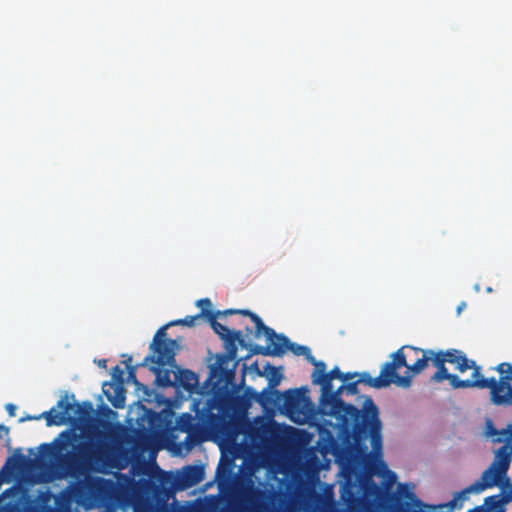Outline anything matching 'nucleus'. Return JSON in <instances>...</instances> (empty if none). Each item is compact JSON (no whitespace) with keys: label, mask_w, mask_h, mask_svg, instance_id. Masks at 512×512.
<instances>
[{"label":"nucleus","mask_w":512,"mask_h":512,"mask_svg":"<svg viewBox=\"0 0 512 512\" xmlns=\"http://www.w3.org/2000/svg\"><path fill=\"white\" fill-rule=\"evenodd\" d=\"M267 345H254L251 347L252 354L264 356H281L286 350H290L296 356H308L310 348L304 345L291 343L289 338L283 334H277L271 339L266 338Z\"/></svg>","instance_id":"nucleus-8"},{"label":"nucleus","mask_w":512,"mask_h":512,"mask_svg":"<svg viewBox=\"0 0 512 512\" xmlns=\"http://www.w3.org/2000/svg\"><path fill=\"white\" fill-rule=\"evenodd\" d=\"M319 367L320 375L318 376L314 385H320V387H324L325 390H329L330 385H332V381L334 379L342 381L343 372L339 369V367L335 366L329 372L326 371V364H319Z\"/></svg>","instance_id":"nucleus-18"},{"label":"nucleus","mask_w":512,"mask_h":512,"mask_svg":"<svg viewBox=\"0 0 512 512\" xmlns=\"http://www.w3.org/2000/svg\"><path fill=\"white\" fill-rule=\"evenodd\" d=\"M415 359H416V356L414 355V353H411V356L407 357V363L412 364L415 362Z\"/></svg>","instance_id":"nucleus-39"},{"label":"nucleus","mask_w":512,"mask_h":512,"mask_svg":"<svg viewBox=\"0 0 512 512\" xmlns=\"http://www.w3.org/2000/svg\"><path fill=\"white\" fill-rule=\"evenodd\" d=\"M306 389H289L282 394L283 406L288 415L300 416L304 413L305 406L309 403V398L306 396Z\"/></svg>","instance_id":"nucleus-10"},{"label":"nucleus","mask_w":512,"mask_h":512,"mask_svg":"<svg viewBox=\"0 0 512 512\" xmlns=\"http://www.w3.org/2000/svg\"><path fill=\"white\" fill-rule=\"evenodd\" d=\"M220 313H221L220 310H218V311L209 310V311L205 312L206 319L210 323L211 328L220 337V339H222L224 336H227L231 330L227 326H225L217 321V318L220 316Z\"/></svg>","instance_id":"nucleus-20"},{"label":"nucleus","mask_w":512,"mask_h":512,"mask_svg":"<svg viewBox=\"0 0 512 512\" xmlns=\"http://www.w3.org/2000/svg\"><path fill=\"white\" fill-rule=\"evenodd\" d=\"M504 499L500 495L489 496L485 499V504L492 512H504Z\"/></svg>","instance_id":"nucleus-23"},{"label":"nucleus","mask_w":512,"mask_h":512,"mask_svg":"<svg viewBox=\"0 0 512 512\" xmlns=\"http://www.w3.org/2000/svg\"><path fill=\"white\" fill-rule=\"evenodd\" d=\"M111 375L117 384H123L124 371L118 365L112 368Z\"/></svg>","instance_id":"nucleus-29"},{"label":"nucleus","mask_w":512,"mask_h":512,"mask_svg":"<svg viewBox=\"0 0 512 512\" xmlns=\"http://www.w3.org/2000/svg\"><path fill=\"white\" fill-rule=\"evenodd\" d=\"M184 321L185 320L183 318L182 319H177V320H173V321L167 323V325H169V327H171V326H179V325L184 326Z\"/></svg>","instance_id":"nucleus-36"},{"label":"nucleus","mask_w":512,"mask_h":512,"mask_svg":"<svg viewBox=\"0 0 512 512\" xmlns=\"http://www.w3.org/2000/svg\"><path fill=\"white\" fill-rule=\"evenodd\" d=\"M102 430H95V441H81L75 445L79 436L70 430L62 431L52 443H43L39 446L43 456L54 458V478L62 479L85 477L84 488L94 499L106 498L115 488L111 479L100 476H89L90 472L97 471L96 466L104 464L111 455L113 440L120 428L118 423L100 419L98 421Z\"/></svg>","instance_id":"nucleus-1"},{"label":"nucleus","mask_w":512,"mask_h":512,"mask_svg":"<svg viewBox=\"0 0 512 512\" xmlns=\"http://www.w3.org/2000/svg\"><path fill=\"white\" fill-rule=\"evenodd\" d=\"M251 369H254L258 375L262 376L264 373L261 372L259 370V366H258V363L257 362H254L252 365H251Z\"/></svg>","instance_id":"nucleus-38"},{"label":"nucleus","mask_w":512,"mask_h":512,"mask_svg":"<svg viewBox=\"0 0 512 512\" xmlns=\"http://www.w3.org/2000/svg\"><path fill=\"white\" fill-rule=\"evenodd\" d=\"M208 311L207 309H203V312H200L198 313L197 315H193V316H186L185 318H183L185 321H184V326H187V327H194L198 324V321L205 317L206 318V314L205 312Z\"/></svg>","instance_id":"nucleus-26"},{"label":"nucleus","mask_w":512,"mask_h":512,"mask_svg":"<svg viewBox=\"0 0 512 512\" xmlns=\"http://www.w3.org/2000/svg\"><path fill=\"white\" fill-rule=\"evenodd\" d=\"M124 357H127L126 360L123 361V363L127 366V363L132 365V357L128 355H124Z\"/></svg>","instance_id":"nucleus-40"},{"label":"nucleus","mask_w":512,"mask_h":512,"mask_svg":"<svg viewBox=\"0 0 512 512\" xmlns=\"http://www.w3.org/2000/svg\"><path fill=\"white\" fill-rule=\"evenodd\" d=\"M265 370L269 371L268 377V387L275 388L278 386L283 378L282 373L279 371V368L272 366L270 363L265 365Z\"/></svg>","instance_id":"nucleus-22"},{"label":"nucleus","mask_w":512,"mask_h":512,"mask_svg":"<svg viewBox=\"0 0 512 512\" xmlns=\"http://www.w3.org/2000/svg\"><path fill=\"white\" fill-rule=\"evenodd\" d=\"M446 362L455 365L456 370L463 373L468 369H472L471 378L475 380L481 378V367L475 361L467 358L466 354L458 349H448L444 351Z\"/></svg>","instance_id":"nucleus-11"},{"label":"nucleus","mask_w":512,"mask_h":512,"mask_svg":"<svg viewBox=\"0 0 512 512\" xmlns=\"http://www.w3.org/2000/svg\"><path fill=\"white\" fill-rule=\"evenodd\" d=\"M177 429L180 432L187 433L185 438V442L190 446H193L199 443V439L194 435V432L197 428V423L195 422V418L190 413L181 414L176 421Z\"/></svg>","instance_id":"nucleus-14"},{"label":"nucleus","mask_w":512,"mask_h":512,"mask_svg":"<svg viewBox=\"0 0 512 512\" xmlns=\"http://www.w3.org/2000/svg\"><path fill=\"white\" fill-rule=\"evenodd\" d=\"M205 477L204 467L201 465H188L183 468L179 483L182 489L190 488L199 484Z\"/></svg>","instance_id":"nucleus-13"},{"label":"nucleus","mask_w":512,"mask_h":512,"mask_svg":"<svg viewBox=\"0 0 512 512\" xmlns=\"http://www.w3.org/2000/svg\"><path fill=\"white\" fill-rule=\"evenodd\" d=\"M247 334L252 333V330L249 327H246Z\"/></svg>","instance_id":"nucleus-44"},{"label":"nucleus","mask_w":512,"mask_h":512,"mask_svg":"<svg viewBox=\"0 0 512 512\" xmlns=\"http://www.w3.org/2000/svg\"><path fill=\"white\" fill-rule=\"evenodd\" d=\"M16 409H17V407L14 404H12V403H9V404L6 405V410H7V413H8V415L10 417H14L15 416Z\"/></svg>","instance_id":"nucleus-35"},{"label":"nucleus","mask_w":512,"mask_h":512,"mask_svg":"<svg viewBox=\"0 0 512 512\" xmlns=\"http://www.w3.org/2000/svg\"><path fill=\"white\" fill-rule=\"evenodd\" d=\"M345 393L348 395H355L358 393V382L357 380L352 382H344Z\"/></svg>","instance_id":"nucleus-30"},{"label":"nucleus","mask_w":512,"mask_h":512,"mask_svg":"<svg viewBox=\"0 0 512 512\" xmlns=\"http://www.w3.org/2000/svg\"><path fill=\"white\" fill-rule=\"evenodd\" d=\"M405 348L401 347L391 354V361L383 364L379 376L373 378L368 372L359 373L358 384L363 383L376 389L388 387L392 383L401 387H409L411 385V376H400L397 371L403 365H406V358L411 356V353H417V350L409 348V353L404 354Z\"/></svg>","instance_id":"nucleus-6"},{"label":"nucleus","mask_w":512,"mask_h":512,"mask_svg":"<svg viewBox=\"0 0 512 512\" xmlns=\"http://www.w3.org/2000/svg\"><path fill=\"white\" fill-rule=\"evenodd\" d=\"M232 314H241L244 316H248L251 321L255 325V337H260L261 335H264L265 338L271 339L273 336H275V331L264 324L262 319L254 312L247 310V309H226L224 311H221L220 316H227Z\"/></svg>","instance_id":"nucleus-12"},{"label":"nucleus","mask_w":512,"mask_h":512,"mask_svg":"<svg viewBox=\"0 0 512 512\" xmlns=\"http://www.w3.org/2000/svg\"><path fill=\"white\" fill-rule=\"evenodd\" d=\"M358 375H359L358 372H347V373L343 372L342 382L343 383L349 382V380L354 379V378L358 379Z\"/></svg>","instance_id":"nucleus-34"},{"label":"nucleus","mask_w":512,"mask_h":512,"mask_svg":"<svg viewBox=\"0 0 512 512\" xmlns=\"http://www.w3.org/2000/svg\"><path fill=\"white\" fill-rule=\"evenodd\" d=\"M127 382L132 383L136 388L143 389L145 393H148V387L137 380L136 367L127 363Z\"/></svg>","instance_id":"nucleus-24"},{"label":"nucleus","mask_w":512,"mask_h":512,"mask_svg":"<svg viewBox=\"0 0 512 512\" xmlns=\"http://www.w3.org/2000/svg\"><path fill=\"white\" fill-rule=\"evenodd\" d=\"M345 393L344 384L329 390L321 387L319 411L323 416L336 420V426L345 434L353 433L357 443L370 438L374 450H381L382 422L379 418V409L371 397H366L362 409L342 400Z\"/></svg>","instance_id":"nucleus-2"},{"label":"nucleus","mask_w":512,"mask_h":512,"mask_svg":"<svg viewBox=\"0 0 512 512\" xmlns=\"http://www.w3.org/2000/svg\"><path fill=\"white\" fill-rule=\"evenodd\" d=\"M177 348L178 343L176 340L152 342L150 344L151 353L144 358L142 365L150 362L158 367L172 366L175 363Z\"/></svg>","instance_id":"nucleus-9"},{"label":"nucleus","mask_w":512,"mask_h":512,"mask_svg":"<svg viewBox=\"0 0 512 512\" xmlns=\"http://www.w3.org/2000/svg\"><path fill=\"white\" fill-rule=\"evenodd\" d=\"M501 435L503 436L494 438V442H503L504 444L496 450L493 462L483 472L481 479L456 493L450 502L440 505V507L460 508L462 503L468 499L469 494L480 493L487 488L494 487L506 477L512 458V423L506 429L501 430Z\"/></svg>","instance_id":"nucleus-3"},{"label":"nucleus","mask_w":512,"mask_h":512,"mask_svg":"<svg viewBox=\"0 0 512 512\" xmlns=\"http://www.w3.org/2000/svg\"><path fill=\"white\" fill-rule=\"evenodd\" d=\"M107 413H108V414H111V415H113V416H115V415H116V413H115L113 410H111L110 408H107Z\"/></svg>","instance_id":"nucleus-43"},{"label":"nucleus","mask_w":512,"mask_h":512,"mask_svg":"<svg viewBox=\"0 0 512 512\" xmlns=\"http://www.w3.org/2000/svg\"><path fill=\"white\" fill-rule=\"evenodd\" d=\"M221 340L224 341V347L227 353L237 356L238 345L242 348H249L251 351V347L253 345H249L243 337L242 331L240 330H231L227 336H224ZM250 355H253L250 352Z\"/></svg>","instance_id":"nucleus-17"},{"label":"nucleus","mask_w":512,"mask_h":512,"mask_svg":"<svg viewBox=\"0 0 512 512\" xmlns=\"http://www.w3.org/2000/svg\"><path fill=\"white\" fill-rule=\"evenodd\" d=\"M92 413L93 405L90 401H85L81 404L70 403L66 394L57 401L56 407H52L38 416H26L20 421L44 418L48 427L62 426L69 423L74 424L86 421Z\"/></svg>","instance_id":"nucleus-5"},{"label":"nucleus","mask_w":512,"mask_h":512,"mask_svg":"<svg viewBox=\"0 0 512 512\" xmlns=\"http://www.w3.org/2000/svg\"><path fill=\"white\" fill-rule=\"evenodd\" d=\"M151 370L157 374H160L159 367H152ZM158 381H159L160 385L163 387H168V386L172 385V381L170 379L168 371H166L163 376L158 375Z\"/></svg>","instance_id":"nucleus-27"},{"label":"nucleus","mask_w":512,"mask_h":512,"mask_svg":"<svg viewBox=\"0 0 512 512\" xmlns=\"http://www.w3.org/2000/svg\"><path fill=\"white\" fill-rule=\"evenodd\" d=\"M481 509H482V507H476V508L471 509V510H469V511H467V512H480V511H481Z\"/></svg>","instance_id":"nucleus-42"},{"label":"nucleus","mask_w":512,"mask_h":512,"mask_svg":"<svg viewBox=\"0 0 512 512\" xmlns=\"http://www.w3.org/2000/svg\"><path fill=\"white\" fill-rule=\"evenodd\" d=\"M179 383L185 389H191L198 383V377L191 370L185 369L180 371Z\"/></svg>","instance_id":"nucleus-21"},{"label":"nucleus","mask_w":512,"mask_h":512,"mask_svg":"<svg viewBox=\"0 0 512 512\" xmlns=\"http://www.w3.org/2000/svg\"><path fill=\"white\" fill-rule=\"evenodd\" d=\"M97 365L100 368H106L107 367V360L106 359H99L96 361Z\"/></svg>","instance_id":"nucleus-37"},{"label":"nucleus","mask_w":512,"mask_h":512,"mask_svg":"<svg viewBox=\"0 0 512 512\" xmlns=\"http://www.w3.org/2000/svg\"><path fill=\"white\" fill-rule=\"evenodd\" d=\"M10 429L9 427L0 424V439H4V445L10 447V437H9Z\"/></svg>","instance_id":"nucleus-31"},{"label":"nucleus","mask_w":512,"mask_h":512,"mask_svg":"<svg viewBox=\"0 0 512 512\" xmlns=\"http://www.w3.org/2000/svg\"><path fill=\"white\" fill-rule=\"evenodd\" d=\"M404 354H408L409 348L417 350L415 362L412 364L403 365L406 368L404 376H413L420 374L431 362L434 367L437 368L436 372L431 376L430 381L435 383H441L444 380H448L449 384L453 389H466L473 388V380H462L457 375L448 372L445 366L446 357L444 351H434L432 349L423 350L410 345H404Z\"/></svg>","instance_id":"nucleus-4"},{"label":"nucleus","mask_w":512,"mask_h":512,"mask_svg":"<svg viewBox=\"0 0 512 512\" xmlns=\"http://www.w3.org/2000/svg\"><path fill=\"white\" fill-rule=\"evenodd\" d=\"M307 361L314 366V370L311 374L312 384H315L318 376L320 375V367L319 364H325L323 361L316 360L315 357L311 354V350L309 351L308 356H305Z\"/></svg>","instance_id":"nucleus-25"},{"label":"nucleus","mask_w":512,"mask_h":512,"mask_svg":"<svg viewBox=\"0 0 512 512\" xmlns=\"http://www.w3.org/2000/svg\"><path fill=\"white\" fill-rule=\"evenodd\" d=\"M487 434L489 436L493 437V439L497 438V437H502L503 436V435H501V430L496 429L491 422H488Z\"/></svg>","instance_id":"nucleus-33"},{"label":"nucleus","mask_w":512,"mask_h":512,"mask_svg":"<svg viewBox=\"0 0 512 512\" xmlns=\"http://www.w3.org/2000/svg\"><path fill=\"white\" fill-rule=\"evenodd\" d=\"M493 370L500 375L499 379L481 378L473 380V388L489 389L490 401L497 406H510L512 403V363L501 362Z\"/></svg>","instance_id":"nucleus-7"},{"label":"nucleus","mask_w":512,"mask_h":512,"mask_svg":"<svg viewBox=\"0 0 512 512\" xmlns=\"http://www.w3.org/2000/svg\"><path fill=\"white\" fill-rule=\"evenodd\" d=\"M236 358L235 355L230 353H222L216 356V362L211 367V376L212 377H226L232 378L234 376V370L228 368L229 362L233 361Z\"/></svg>","instance_id":"nucleus-16"},{"label":"nucleus","mask_w":512,"mask_h":512,"mask_svg":"<svg viewBox=\"0 0 512 512\" xmlns=\"http://www.w3.org/2000/svg\"><path fill=\"white\" fill-rule=\"evenodd\" d=\"M169 328V325H164L161 328H159L154 335L152 342H161V341H169L170 339L166 338L167 333L166 330Z\"/></svg>","instance_id":"nucleus-28"},{"label":"nucleus","mask_w":512,"mask_h":512,"mask_svg":"<svg viewBox=\"0 0 512 512\" xmlns=\"http://www.w3.org/2000/svg\"><path fill=\"white\" fill-rule=\"evenodd\" d=\"M372 449H374L372 447ZM382 449L373 450L372 454L369 455L367 461V470L371 473H381V471L386 475L388 481L394 482L396 481V474L390 470H388L386 464L382 461Z\"/></svg>","instance_id":"nucleus-15"},{"label":"nucleus","mask_w":512,"mask_h":512,"mask_svg":"<svg viewBox=\"0 0 512 512\" xmlns=\"http://www.w3.org/2000/svg\"><path fill=\"white\" fill-rule=\"evenodd\" d=\"M109 387L113 390V394H110L109 390L104 389L108 401L116 409L124 408L126 396L123 384L110 383Z\"/></svg>","instance_id":"nucleus-19"},{"label":"nucleus","mask_w":512,"mask_h":512,"mask_svg":"<svg viewBox=\"0 0 512 512\" xmlns=\"http://www.w3.org/2000/svg\"><path fill=\"white\" fill-rule=\"evenodd\" d=\"M196 306L203 312V309L211 310L212 302L209 298H202L197 300Z\"/></svg>","instance_id":"nucleus-32"},{"label":"nucleus","mask_w":512,"mask_h":512,"mask_svg":"<svg viewBox=\"0 0 512 512\" xmlns=\"http://www.w3.org/2000/svg\"><path fill=\"white\" fill-rule=\"evenodd\" d=\"M466 307V304L464 302H462L458 307H457V313L460 314L461 311Z\"/></svg>","instance_id":"nucleus-41"}]
</instances>
